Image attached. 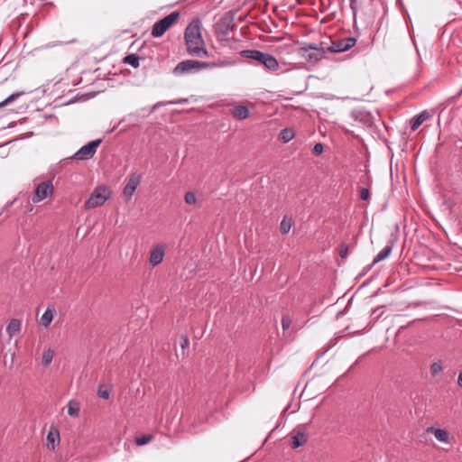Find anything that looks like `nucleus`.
Here are the masks:
<instances>
[{"instance_id":"obj_1","label":"nucleus","mask_w":462,"mask_h":462,"mask_svg":"<svg viewBox=\"0 0 462 462\" xmlns=\"http://www.w3.org/2000/svg\"><path fill=\"white\" fill-rule=\"evenodd\" d=\"M185 43L189 55L208 57V51L201 36L199 21H192L185 30Z\"/></svg>"},{"instance_id":"obj_2","label":"nucleus","mask_w":462,"mask_h":462,"mask_svg":"<svg viewBox=\"0 0 462 462\" xmlns=\"http://www.w3.org/2000/svg\"><path fill=\"white\" fill-rule=\"evenodd\" d=\"M227 63L225 61H199L195 60H185L179 62L173 69V73L176 76L183 74L194 73L205 69H213L218 67H225Z\"/></svg>"},{"instance_id":"obj_3","label":"nucleus","mask_w":462,"mask_h":462,"mask_svg":"<svg viewBox=\"0 0 462 462\" xmlns=\"http://www.w3.org/2000/svg\"><path fill=\"white\" fill-rule=\"evenodd\" d=\"M113 191L106 184L97 185L84 203V209L88 210L103 206L111 197Z\"/></svg>"},{"instance_id":"obj_4","label":"nucleus","mask_w":462,"mask_h":462,"mask_svg":"<svg viewBox=\"0 0 462 462\" xmlns=\"http://www.w3.org/2000/svg\"><path fill=\"white\" fill-rule=\"evenodd\" d=\"M179 17L180 14L178 12H172L161 19L152 26V35L156 38L162 36L165 32L178 21Z\"/></svg>"},{"instance_id":"obj_5","label":"nucleus","mask_w":462,"mask_h":462,"mask_svg":"<svg viewBox=\"0 0 462 462\" xmlns=\"http://www.w3.org/2000/svg\"><path fill=\"white\" fill-rule=\"evenodd\" d=\"M141 180L142 174L137 171L132 172L129 175L127 182L123 189V196L126 201L132 199L137 187L140 185Z\"/></svg>"},{"instance_id":"obj_6","label":"nucleus","mask_w":462,"mask_h":462,"mask_svg":"<svg viewBox=\"0 0 462 462\" xmlns=\"http://www.w3.org/2000/svg\"><path fill=\"white\" fill-rule=\"evenodd\" d=\"M53 191L54 189L51 181L41 182L37 185L32 200L33 203H39L40 201L51 197L53 194Z\"/></svg>"},{"instance_id":"obj_7","label":"nucleus","mask_w":462,"mask_h":462,"mask_svg":"<svg viewBox=\"0 0 462 462\" xmlns=\"http://www.w3.org/2000/svg\"><path fill=\"white\" fill-rule=\"evenodd\" d=\"M167 245L163 243L154 245L149 254V264L152 267L159 265L164 259Z\"/></svg>"},{"instance_id":"obj_8","label":"nucleus","mask_w":462,"mask_h":462,"mask_svg":"<svg viewBox=\"0 0 462 462\" xmlns=\"http://www.w3.org/2000/svg\"><path fill=\"white\" fill-rule=\"evenodd\" d=\"M101 140L92 141L86 145L82 146L72 158L77 160H88L94 156L97 152V147L99 146Z\"/></svg>"},{"instance_id":"obj_9","label":"nucleus","mask_w":462,"mask_h":462,"mask_svg":"<svg viewBox=\"0 0 462 462\" xmlns=\"http://www.w3.org/2000/svg\"><path fill=\"white\" fill-rule=\"evenodd\" d=\"M300 55L310 62H317L323 56V51L315 44L302 47L299 50Z\"/></svg>"},{"instance_id":"obj_10","label":"nucleus","mask_w":462,"mask_h":462,"mask_svg":"<svg viewBox=\"0 0 462 462\" xmlns=\"http://www.w3.org/2000/svg\"><path fill=\"white\" fill-rule=\"evenodd\" d=\"M356 43L355 37H346L332 42L329 48L333 52H343L354 47Z\"/></svg>"},{"instance_id":"obj_11","label":"nucleus","mask_w":462,"mask_h":462,"mask_svg":"<svg viewBox=\"0 0 462 462\" xmlns=\"http://www.w3.org/2000/svg\"><path fill=\"white\" fill-rule=\"evenodd\" d=\"M426 431L434 435L435 439L443 444H450L451 436L449 432L444 429L429 427Z\"/></svg>"},{"instance_id":"obj_12","label":"nucleus","mask_w":462,"mask_h":462,"mask_svg":"<svg viewBox=\"0 0 462 462\" xmlns=\"http://www.w3.org/2000/svg\"><path fill=\"white\" fill-rule=\"evenodd\" d=\"M56 313L57 311L54 306H48L46 310L38 320V325L45 329H48L54 317L56 316Z\"/></svg>"},{"instance_id":"obj_13","label":"nucleus","mask_w":462,"mask_h":462,"mask_svg":"<svg viewBox=\"0 0 462 462\" xmlns=\"http://www.w3.org/2000/svg\"><path fill=\"white\" fill-rule=\"evenodd\" d=\"M240 55L244 58L254 60L263 65L268 53L257 50H244L240 51Z\"/></svg>"},{"instance_id":"obj_14","label":"nucleus","mask_w":462,"mask_h":462,"mask_svg":"<svg viewBox=\"0 0 462 462\" xmlns=\"http://www.w3.org/2000/svg\"><path fill=\"white\" fill-rule=\"evenodd\" d=\"M291 447L297 448L304 445L307 441V436L304 432L294 430L291 433Z\"/></svg>"},{"instance_id":"obj_15","label":"nucleus","mask_w":462,"mask_h":462,"mask_svg":"<svg viewBox=\"0 0 462 462\" xmlns=\"http://www.w3.org/2000/svg\"><path fill=\"white\" fill-rule=\"evenodd\" d=\"M22 328V322L20 319H12L7 327H6V332L10 338H12L14 336L20 333Z\"/></svg>"},{"instance_id":"obj_16","label":"nucleus","mask_w":462,"mask_h":462,"mask_svg":"<svg viewBox=\"0 0 462 462\" xmlns=\"http://www.w3.org/2000/svg\"><path fill=\"white\" fill-rule=\"evenodd\" d=\"M233 117L238 120L246 119L249 115V109L245 106H236L235 108L231 112Z\"/></svg>"},{"instance_id":"obj_17","label":"nucleus","mask_w":462,"mask_h":462,"mask_svg":"<svg viewBox=\"0 0 462 462\" xmlns=\"http://www.w3.org/2000/svg\"><path fill=\"white\" fill-rule=\"evenodd\" d=\"M60 440V434L57 430H51L47 435V446L51 449H54L56 444Z\"/></svg>"},{"instance_id":"obj_18","label":"nucleus","mask_w":462,"mask_h":462,"mask_svg":"<svg viewBox=\"0 0 462 462\" xmlns=\"http://www.w3.org/2000/svg\"><path fill=\"white\" fill-rule=\"evenodd\" d=\"M263 66L270 71H277L279 69V62L275 59L274 56L268 53L267 57L265 58V61Z\"/></svg>"},{"instance_id":"obj_19","label":"nucleus","mask_w":462,"mask_h":462,"mask_svg":"<svg viewBox=\"0 0 462 462\" xmlns=\"http://www.w3.org/2000/svg\"><path fill=\"white\" fill-rule=\"evenodd\" d=\"M429 117V115L426 111H423L421 113H420L419 115H417L413 120H412V123H411V130L412 131H415L417 130L420 125Z\"/></svg>"},{"instance_id":"obj_20","label":"nucleus","mask_w":462,"mask_h":462,"mask_svg":"<svg viewBox=\"0 0 462 462\" xmlns=\"http://www.w3.org/2000/svg\"><path fill=\"white\" fill-rule=\"evenodd\" d=\"M79 403L75 401L71 400L68 403V414L73 418H77L79 415Z\"/></svg>"},{"instance_id":"obj_21","label":"nucleus","mask_w":462,"mask_h":462,"mask_svg":"<svg viewBox=\"0 0 462 462\" xmlns=\"http://www.w3.org/2000/svg\"><path fill=\"white\" fill-rule=\"evenodd\" d=\"M295 136V132L292 128L291 127H287V128H284L281 131L280 133V139L283 142V143H288L290 142L291 140H292Z\"/></svg>"},{"instance_id":"obj_22","label":"nucleus","mask_w":462,"mask_h":462,"mask_svg":"<svg viewBox=\"0 0 462 462\" xmlns=\"http://www.w3.org/2000/svg\"><path fill=\"white\" fill-rule=\"evenodd\" d=\"M443 362L441 360H437L430 365V373L432 377H436L443 371Z\"/></svg>"},{"instance_id":"obj_23","label":"nucleus","mask_w":462,"mask_h":462,"mask_svg":"<svg viewBox=\"0 0 462 462\" xmlns=\"http://www.w3.org/2000/svg\"><path fill=\"white\" fill-rule=\"evenodd\" d=\"M393 250V245H386L385 247H383L378 254L377 255L375 256V258L374 259V263H376L378 262H381L383 260H384L385 258H387L391 252Z\"/></svg>"},{"instance_id":"obj_24","label":"nucleus","mask_w":462,"mask_h":462,"mask_svg":"<svg viewBox=\"0 0 462 462\" xmlns=\"http://www.w3.org/2000/svg\"><path fill=\"white\" fill-rule=\"evenodd\" d=\"M53 356L54 351L51 348L44 350L42 356V365L45 367L49 366L52 362Z\"/></svg>"},{"instance_id":"obj_25","label":"nucleus","mask_w":462,"mask_h":462,"mask_svg":"<svg viewBox=\"0 0 462 462\" xmlns=\"http://www.w3.org/2000/svg\"><path fill=\"white\" fill-rule=\"evenodd\" d=\"M293 225V221L291 217H289L285 216L281 224H280V230L282 234H288Z\"/></svg>"},{"instance_id":"obj_26","label":"nucleus","mask_w":462,"mask_h":462,"mask_svg":"<svg viewBox=\"0 0 462 462\" xmlns=\"http://www.w3.org/2000/svg\"><path fill=\"white\" fill-rule=\"evenodd\" d=\"M124 61L134 68H138L140 65L139 57L136 54L127 55L125 58Z\"/></svg>"},{"instance_id":"obj_27","label":"nucleus","mask_w":462,"mask_h":462,"mask_svg":"<svg viewBox=\"0 0 462 462\" xmlns=\"http://www.w3.org/2000/svg\"><path fill=\"white\" fill-rule=\"evenodd\" d=\"M153 439V436L152 434L143 435L141 437L135 438V443L138 446H143L151 442Z\"/></svg>"},{"instance_id":"obj_28","label":"nucleus","mask_w":462,"mask_h":462,"mask_svg":"<svg viewBox=\"0 0 462 462\" xmlns=\"http://www.w3.org/2000/svg\"><path fill=\"white\" fill-rule=\"evenodd\" d=\"M20 96H21V93H14V94L10 95L4 101L0 102V107L5 106L11 104L15 99H17Z\"/></svg>"},{"instance_id":"obj_29","label":"nucleus","mask_w":462,"mask_h":462,"mask_svg":"<svg viewBox=\"0 0 462 462\" xmlns=\"http://www.w3.org/2000/svg\"><path fill=\"white\" fill-rule=\"evenodd\" d=\"M184 200L188 205H195L197 202V198L194 192L188 191L185 194Z\"/></svg>"},{"instance_id":"obj_30","label":"nucleus","mask_w":462,"mask_h":462,"mask_svg":"<svg viewBox=\"0 0 462 462\" xmlns=\"http://www.w3.org/2000/svg\"><path fill=\"white\" fill-rule=\"evenodd\" d=\"M97 395L102 399L107 400L110 397V391L104 385H100L97 390Z\"/></svg>"},{"instance_id":"obj_31","label":"nucleus","mask_w":462,"mask_h":462,"mask_svg":"<svg viewBox=\"0 0 462 462\" xmlns=\"http://www.w3.org/2000/svg\"><path fill=\"white\" fill-rule=\"evenodd\" d=\"M291 324V319L289 316H283L282 319V327L283 330H286L290 328Z\"/></svg>"},{"instance_id":"obj_32","label":"nucleus","mask_w":462,"mask_h":462,"mask_svg":"<svg viewBox=\"0 0 462 462\" xmlns=\"http://www.w3.org/2000/svg\"><path fill=\"white\" fill-rule=\"evenodd\" d=\"M370 198V192L369 189L366 188H362L360 190V199L362 200H368Z\"/></svg>"},{"instance_id":"obj_33","label":"nucleus","mask_w":462,"mask_h":462,"mask_svg":"<svg viewBox=\"0 0 462 462\" xmlns=\"http://www.w3.org/2000/svg\"><path fill=\"white\" fill-rule=\"evenodd\" d=\"M324 147L321 143H316L313 147V153L316 155H319L323 152Z\"/></svg>"},{"instance_id":"obj_34","label":"nucleus","mask_w":462,"mask_h":462,"mask_svg":"<svg viewBox=\"0 0 462 462\" xmlns=\"http://www.w3.org/2000/svg\"><path fill=\"white\" fill-rule=\"evenodd\" d=\"M348 253V247L346 245H342L339 249V254L342 258L346 257Z\"/></svg>"},{"instance_id":"obj_35","label":"nucleus","mask_w":462,"mask_h":462,"mask_svg":"<svg viewBox=\"0 0 462 462\" xmlns=\"http://www.w3.org/2000/svg\"><path fill=\"white\" fill-rule=\"evenodd\" d=\"M189 341L188 337H182V342L180 344L181 347L185 348L189 346Z\"/></svg>"},{"instance_id":"obj_36","label":"nucleus","mask_w":462,"mask_h":462,"mask_svg":"<svg viewBox=\"0 0 462 462\" xmlns=\"http://www.w3.org/2000/svg\"><path fill=\"white\" fill-rule=\"evenodd\" d=\"M185 103H188V99L187 98H181V99H179L177 101H171V102H169V104H185Z\"/></svg>"},{"instance_id":"obj_37","label":"nucleus","mask_w":462,"mask_h":462,"mask_svg":"<svg viewBox=\"0 0 462 462\" xmlns=\"http://www.w3.org/2000/svg\"><path fill=\"white\" fill-rule=\"evenodd\" d=\"M457 384L458 386L462 387V371L458 374Z\"/></svg>"},{"instance_id":"obj_38","label":"nucleus","mask_w":462,"mask_h":462,"mask_svg":"<svg viewBox=\"0 0 462 462\" xmlns=\"http://www.w3.org/2000/svg\"><path fill=\"white\" fill-rule=\"evenodd\" d=\"M383 307H379V308H377L376 310H374V313L379 312L378 316H380V315H382V314H383Z\"/></svg>"},{"instance_id":"obj_39","label":"nucleus","mask_w":462,"mask_h":462,"mask_svg":"<svg viewBox=\"0 0 462 462\" xmlns=\"http://www.w3.org/2000/svg\"><path fill=\"white\" fill-rule=\"evenodd\" d=\"M350 2H351V3H354V2H356V0H350Z\"/></svg>"}]
</instances>
